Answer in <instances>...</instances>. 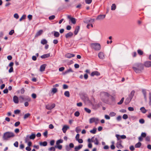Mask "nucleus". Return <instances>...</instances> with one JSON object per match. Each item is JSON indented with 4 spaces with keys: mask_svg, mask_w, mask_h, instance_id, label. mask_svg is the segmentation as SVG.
<instances>
[{
    "mask_svg": "<svg viewBox=\"0 0 151 151\" xmlns=\"http://www.w3.org/2000/svg\"><path fill=\"white\" fill-rule=\"evenodd\" d=\"M63 140L62 139H60L59 140H58L56 142V145H59L60 143H63Z\"/></svg>",
    "mask_w": 151,
    "mask_h": 151,
    "instance_id": "f704fd0d",
    "label": "nucleus"
},
{
    "mask_svg": "<svg viewBox=\"0 0 151 151\" xmlns=\"http://www.w3.org/2000/svg\"><path fill=\"white\" fill-rule=\"evenodd\" d=\"M46 65V64H43L42 65L40 68V70L41 72H43L45 71Z\"/></svg>",
    "mask_w": 151,
    "mask_h": 151,
    "instance_id": "ddd939ff",
    "label": "nucleus"
},
{
    "mask_svg": "<svg viewBox=\"0 0 151 151\" xmlns=\"http://www.w3.org/2000/svg\"><path fill=\"white\" fill-rule=\"evenodd\" d=\"M116 137L118 141L116 143V147L118 148L121 149L123 147L122 146V141L121 139H120V135L117 134H116Z\"/></svg>",
    "mask_w": 151,
    "mask_h": 151,
    "instance_id": "f03ea898",
    "label": "nucleus"
},
{
    "mask_svg": "<svg viewBox=\"0 0 151 151\" xmlns=\"http://www.w3.org/2000/svg\"><path fill=\"white\" fill-rule=\"evenodd\" d=\"M30 116V114L29 113H28L26 114H25L24 116V119H27V118L29 117Z\"/></svg>",
    "mask_w": 151,
    "mask_h": 151,
    "instance_id": "c9c22d12",
    "label": "nucleus"
},
{
    "mask_svg": "<svg viewBox=\"0 0 151 151\" xmlns=\"http://www.w3.org/2000/svg\"><path fill=\"white\" fill-rule=\"evenodd\" d=\"M40 145L41 146H46L47 145V142L46 141H44L43 142H40Z\"/></svg>",
    "mask_w": 151,
    "mask_h": 151,
    "instance_id": "393cba45",
    "label": "nucleus"
},
{
    "mask_svg": "<svg viewBox=\"0 0 151 151\" xmlns=\"http://www.w3.org/2000/svg\"><path fill=\"white\" fill-rule=\"evenodd\" d=\"M81 131V129L79 127H77L76 129V131L77 133H79Z\"/></svg>",
    "mask_w": 151,
    "mask_h": 151,
    "instance_id": "09e8293b",
    "label": "nucleus"
},
{
    "mask_svg": "<svg viewBox=\"0 0 151 151\" xmlns=\"http://www.w3.org/2000/svg\"><path fill=\"white\" fill-rule=\"evenodd\" d=\"M146 136V134L145 132H142L141 134V136L142 137H145Z\"/></svg>",
    "mask_w": 151,
    "mask_h": 151,
    "instance_id": "052dcab7",
    "label": "nucleus"
},
{
    "mask_svg": "<svg viewBox=\"0 0 151 151\" xmlns=\"http://www.w3.org/2000/svg\"><path fill=\"white\" fill-rule=\"evenodd\" d=\"M55 18V16L54 15H52L50 16L49 17V19L50 20H52L54 19Z\"/></svg>",
    "mask_w": 151,
    "mask_h": 151,
    "instance_id": "49530a36",
    "label": "nucleus"
},
{
    "mask_svg": "<svg viewBox=\"0 0 151 151\" xmlns=\"http://www.w3.org/2000/svg\"><path fill=\"white\" fill-rule=\"evenodd\" d=\"M73 35V33L72 32H70L65 35V37L66 38H67L69 37H71Z\"/></svg>",
    "mask_w": 151,
    "mask_h": 151,
    "instance_id": "f3484780",
    "label": "nucleus"
},
{
    "mask_svg": "<svg viewBox=\"0 0 151 151\" xmlns=\"http://www.w3.org/2000/svg\"><path fill=\"white\" fill-rule=\"evenodd\" d=\"M47 43V41L45 39H43L41 40V43L43 45L46 44Z\"/></svg>",
    "mask_w": 151,
    "mask_h": 151,
    "instance_id": "b1692460",
    "label": "nucleus"
},
{
    "mask_svg": "<svg viewBox=\"0 0 151 151\" xmlns=\"http://www.w3.org/2000/svg\"><path fill=\"white\" fill-rule=\"evenodd\" d=\"M116 115V113L113 112H110L109 114V116L111 117L115 116Z\"/></svg>",
    "mask_w": 151,
    "mask_h": 151,
    "instance_id": "ea45409f",
    "label": "nucleus"
},
{
    "mask_svg": "<svg viewBox=\"0 0 151 151\" xmlns=\"http://www.w3.org/2000/svg\"><path fill=\"white\" fill-rule=\"evenodd\" d=\"M96 128H94L93 129L91 130L90 131V133L93 134H95L96 132Z\"/></svg>",
    "mask_w": 151,
    "mask_h": 151,
    "instance_id": "c85d7f7f",
    "label": "nucleus"
},
{
    "mask_svg": "<svg viewBox=\"0 0 151 151\" xmlns=\"http://www.w3.org/2000/svg\"><path fill=\"white\" fill-rule=\"evenodd\" d=\"M14 146L16 147H18V142L17 141H16L14 144Z\"/></svg>",
    "mask_w": 151,
    "mask_h": 151,
    "instance_id": "e2e57ef3",
    "label": "nucleus"
},
{
    "mask_svg": "<svg viewBox=\"0 0 151 151\" xmlns=\"http://www.w3.org/2000/svg\"><path fill=\"white\" fill-rule=\"evenodd\" d=\"M80 27L79 26H77L76 27V29L74 32V33L75 35H76L78 34V33L80 30Z\"/></svg>",
    "mask_w": 151,
    "mask_h": 151,
    "instance_id": "aec40b11",
    "label": "nucleus"
},
{
    "mask_svg": "<svg viewBox=\"0 0 151 151\" xmlns=\"http://www.w3.org/2000/svg\"><path fill=\"white\" fill-rule=\"evenodd\" d=\"M98 56L99 58L101 59H103L105 58L104 55L102 52H100L98 53Z\"/></svg>",
    "mask_w": 151,
    "mask_h": 151,
    "instance_id": "6e6552de",
    "label": "nucleus"
},
{
    "mask_svg": "<svg viewBox=\"0 0 151 151\" xmlns=\"http://www.w3.org/2000/svg\"><path fill=\"white\" fill-rule=\"evenodd\" d=\"M144 66L147 68L151 67V61H146L145 62L144 64Z\"/></svg>",
    "mask_w": 151,
    "mask_h": 151,
    "instance_id": "9d476101",
    "label": "nucleus"
},
{
    "mask_svg": "<svg viewBox=\"0 0 151 151\" xmlns=\"http://www.w3.org/2000/svg\"><path fill=\"white\" fill-rule=\"evenodd\" d=\"M138 53L140 55H142L143 54V52L141 50L139 49L137 50Z\"/></svg>",
    "mask_w": 151,
    "mask_h": 151,
    "instance_id": "c03bdc74",
    "label": "nucleus"
},
{
    "mask_svg": "<svg viewBox=\"0 0 151 151\" xmlns=\"http://www.w3.org/2000/svg\"><path fill=\"white\" fill-rule=\"evenodd\" d=\"M105 15H99L97 17L96 19L99 20H102L105 18Z\"/></svg>",
    "mask_w": 151,
    "mask_h": 151,
    "instance_id": "f8f14e48",
    "label": "nucleus"
},
{
    "mask_svg": "<svg viewBox=\"0 0 151 151\" xmlns=\"http://www.w3.org/2000/svg\"><path fill=\"white\" fill-rule=\"evenodd\" d=\"M135 93V91H132L129 94V96L128 97V98H129L130 99L132 100V99L133 97L134 93Z\"/></svg>",
    "mask_w": 151,
    "mask_h": 151,
    "instance_id": "2eb2a0df",
    "label": "nucleus"
},
{
    "mask_svg": "<svg viewBox=\"0 0 151 151\" xmlns=\"http://www.w3.org/2000/svg\"><path fill=\"white\" fill-rule=\"evenodd\" d=\"M26 15L24 14L23 15L22 17L19 20L20 21H21L22 20L24 19H25Z\"/></svg>",
    "mask_w": 151,
    "mask_h": 151,
    "instance_id": "a18cd8bd",
    "label": "nucleus"
},
{
    "mask_svg": "<svg viewBox=\"0 0 151 151\" xmlns=\"http://www.w3.org/2000/svg\"><path fill=\"white\" fill-rule=\"evenodd\" d=\"M50 56V53H48L44 54L41 56V58L42 59H45L49 57Z\"/></svg>",
    "mask_w": 151,
    "mask_h": 151,
    "instance_id": "a211bd4d",
    "label": "nucleus"
},
{
    "mask_svg": "<svg viewBox=\"0 0 151 151\" xmlns=\"http://www.w3.org/2000/svg\"><path fill=\"white\" fill-rule=\"evenodd\" d=\"M54 36L56 37H58L60 36V34L58 32L54 31Z\"/></svg>",
    "mask_w": 151,
    "mask_h": 151,
    "instance_id": "7c9ffc66",
    "label": "nucleus"
},
{
    "mask_svg": "<svg viewBox=\"0 0 151 151\" xmlns=\"http://www.w3.org/2000/svg\"><path fill=\"white\" fill-rule=\"evenodd\" d=\"M9 138V132H7L5 133L3 136V139L4 140H7Z\"/></svg>",
    "mask_w": 151,
    "mask_h": 151,
    "instance_id": "423d86ee",
    "label": "nucleus"
},
{
    "mask_svg": "<svg viewBox=\"0 0 151 151\" xmlns=\"http://www.w3.org/2000/svg\"><path fill=\"white\" fill-rule=\"evenodd\" d=\"M116 6L115 4H113L111 6V10H114L116 9Z\"/></svg>",
    "mask_w": 151,
    "mask_h": 151,
    "instance_id": "4c0bfd02",
    "label": "nucleus"
},
{
    "mask_svg": "<svg viewBox=\"0 0 151 151\" xmlns=\"http://www.w3.org/2000/svg\"><path fill=\"white\" fill-rule=\"evenodd\" d=\"M128 110L130 111H132L134 110V109L132 107H129L128 108Z\"/></svg>",
    "mask_w": 151,
    "mask_h": 151,
    "instance_id": "69168bd1",
    "label": "nucleus"
},
{
    "mask_svg": "<svg viewBox=\"0 0 151 151\" xmlns=\"http://www.w3.org/2000/svg\"><path fill=\"white\" fill-rule=\"evenodd\" d=\"M65 95L67 97H69L70 96V93L68 91H65L64 93Z\"/></svg>",
    "mask_w": 151,
    "mask_h": 151,
    "instance_id": "58836bf2",
    "label": "nucleus"
},
{
    "mask_svg": "<svg viewBox=\"0 0 151 151\" xmlns=\"http://www.w3.org/2000/svg\"><path fill=\"white\" fill-rule=\"evenodd\" d=\"M79 137H80V135L79 134H77L75 137L76 139V140H77L78 139H79Z\"/></svg>",
    "mask_w": 151,
    "mask_h": 151,
    "instance_id": "bf43d9fd",
    "label": "nucleus"
},
{
    "mask_svg": "<svg viewBox=\"0 0 151 151\" xmlns=\"http://www.w3.org/2000/svg\"><path fill=\"white\" fill-rule=\"evenodd\" d=\"M131 100V99H129L128 97L125 100V104H127L130 102Z\"/></svg>",
    "mask_w": 151,
    "mask_h": 151,
    "instance_id": "2f4dec72",
    "label": "nucleus"
},
{
    "mask_svg": "<svg viewBox=\"0 0 151 151\" xmlns=\"http://www.w3.org/2000/svg\"><path fill=\"white\" fill-rule=\"evenodd\" d=\"M47 131H46L43 134L44 136L46 137H47Z\"/></svg>",
    "mask_w": 151,
    "mask_h": 151,
    "instance_id": "338daca9",
    "label": "nucleus"
},
{
    "mask_svg": "<svg viewBox=\"0 0 151 151\" xmlns=\"http://www.w3.org/2000/svg\"><path fill=\"white\" fill-rule=\"evenodd\" d=\"M124 97L122 98L120 101L118 102L117 104L118 105H120L122 104L124 101Z\"/></svg>",
    "mask_w": 151,
    "mask_h": 151,
    "instance_id": "37998d69",
    "label": "nucleus"
},
{
    "mask_svg": "<svg viewBox=\"0 0 151 151\" xmlns=\"http://www.w3.org/2000/svg\"><path fill=\"white\" fill-rule=\"evenodd\" d=\"M57 91V89L56 88H53L52 89V92L54 93H56Z\"/></svg>",
    "mask_w": 151,
    "mask_h": 151,
    "instance_id": "6e6d98bb",
    "label": "nucleus"
},
{
    "mask_svg": "<svg viewBox=\"0 0 151 151\" xmlns=\"http://www.w3.org/2000/svg\"><path fill=\"white\" fill-rule=\"evenodd\" d=\"M142 92L144 95V99L146 101H147V92L146 91V90L142 89Z\"/></svg>",
    "mask_w": 151,
    "mask_h": 151,
    "instance_id": "dca6fc26",
    "label": "nucleus"
},
{
    "mask_svg": "<svg viewBox=\"0 0 151 151\" xmlns=\"http://www.w3.org/2000/svg\"><path fill=\"white\" fill-rule=\"evenodd\" d=\"M20 111V110L18 109H17L14 111V113L16 114H18L19 113Z\"/></svg>",
    "mask_w": 151,
    "mask_h": 151,
    "instance_id": "13d9d810",
    "label": "nucleus"
},
{
    "mask_svg": "<svg viewBox=\"0 0 151 151\" xmlns=\"http://www.w3.org/2000/svg\"><path fill=\"white\" fill-rule=\"evenodd\" d=\"M100 74L97 71H94L91 73V76H93L95 75L99 76L100 75Z\"/></svg>",
    "mask_w": 151,
    "mask_h": 151,
    "instance_id": "4468645a",
    "label": "nucleus"
},
{
    "mask_svg": "<svg viewBox=\"0 0 151 151\" xmlns=\"http://www.w3.org/2000/svg\"><path fill=\"white\" fill-rule=\"evenodd\" d=\"M75 56V55L74 54L70 53H68L65 55V57L68 58H70L72 57H74Z\"/></svg>",
    "mask_w": 151,
    "mask_h": 151,
    "instance_id": "9b49d317",
    "label": "nucleus"
},
{
    "mask_svg": "<svg viewBox=\"0 0 151 151\" xmlns=\"http://www.w3.org/2000/svg\"><path fill=\"white\" fill-rule=\"evenodd\" d=\"M43 32V30H40L38 31L36 33L35 37H37L41 35Z\"/></svg>",
    "mask_w": 151,
    "mask_h": 151,
    "instance_id": "412c9836",
    "label": "nucleus"
},
{
    "mask_svg": "<svg viewBox=\"0 0 151 151\" xmlns=\"http://www.w3.org/2000/svg\"><path fill=\"white\" fill-rule=\"evenodd\" d=\"M140 110L141 112L143 113H145L147 112V110L145 109V107H142L140 108Z\"/></svg>",
    "mask_w": 151,
    "mask_h": 151,
    "instance_id": "c756f323",
    "label": "nucleus"
},
{
    "mask_svg": "<svg viewBox=\"0 0 151 151\" xmlns=\"http://www.w3.org/2000/svg\"><path fill=\"white\" fill-rule=\"evenodd\" d=\"M84 110L85 111L88 113H90L91 112V110L87 108H85Z\"/></svg>",
    "mask_w": 151,
    "mask_h": 151,
    "instance_id": "a19ab883",
    "label": "nucleus"
},
{
    "mask_svg": "<svg viewBox=\"0 0 151 151\" xmlns=\"http://www.w3.org/2000/svg\"><path fill=\"white\" fill-rule=\"evenodd\" d=\"M102 94L105 96L109 97L110 95L108 93L106 92H103L102 93Z\"/></svg>",
    "mask_w": 151,
    "mask_h": 151,
    "instance_id": "cd10ccee",
    "label": "nucleus"
},
{
    "mask_svg": "<svg viewBox=\"0 0 151 151\" xmlns=\"http://www.w3.org/2000/svg\"><path fill=\"white\" fill-rule=\"evenodd\" d=\"M73 71L72 70V69L71 68H70L66 70L64 73H63L64 75H65L68 73L70 72H73Z\"/></svg>",
    "mask_w": 151,
    "mask_h": 151,
    "instance_id": "5701e85b",
    "label": "nucleus"
},
{
    "mask_svg": "<svg viewBox=\"0 0 151 151\" xmlns=\"http://www.w3.org/2000/svg\"><path fill=\"white\" fill-rule=\"evenodd\" d=\"M92 142H93L96 145H98L99 144V140L97 137H94L91 138Z\"/></svg>",
    "mask_w": 151,
    "mask_h": 151,
    "instance_id": "0eeeda50",
    "label": "nucleus"
},
{
    "mask_svg": "<svg viewBox=\"0 0 151 151\" xmlns=\"http://www.w3.org/2000/svg\"><path fill=\"white\" fill-rule=\"evenodd\" d=\"M92 20L93 21H94V19H86L83 22L85 23H88V22H90Z\"/></svg>",
    "mask_w": 151,
    "mask_h": 151,
    "instance_id": "473e14b6",
    "label": "nucleus"
},
{
    "mask_svg": "<svg viewBox=\"0 0 151 151\" xmlns=\"http://www.w3.org/2000/svg\"><path fill=\"white\" fill-rule=\"evenodd\" d=\"M55 147H52L50 148H49V150L50 151H55Z\"/></svg>",
    "mask_w": 151,
    "mask_h": 151,
    "instance_id": "5fc2aeb1",
    "label": "nucleus"
},
{
    "mask_svg": "<svg viewBox=\"0 0 151 151\" xmlns=\"http://www.w3.org/2000/svg\"><path fill=\"white\" fill-rule=\"evenodd\" d=\"M13 101L16 104H18L19 102V100L18 97L14 96L13 97Z\"/></svg>",
    "mask_w": 151,
    "mask_h": 151,
    "instance_id": "4be33fe9",
    "label": "nucleus"
},
{
    "mask_svg": "<svg viewBox=\"0 0 151 151\" xmlns=\"http://www.w3.org/2000/svg\"><path fill=\"white\" fill-rule=\"evenodd\" d=\"M83 145H79L78 146H76L75 147V149L76 150H79L82 148Z\"/></svg>",
    "mask_w": 151,
    "mask_h": 151,
    "instance_id": "bb28decb",
    "label": "nucleus"
},
{
    "mask_svg": "<svg viewBox=\"0 0 151 151\" xmlns=\"http://www.w3.org/2000/svg\"><path fill=\"white\" fill-rule=\"evenodd\" d=\"M20 124V122L19 121L16 122L14 124V126L15 127L18 126Z\"/></svg>",
    "mask_w": 151,
    "mask_h": 151,
    "instance_id": "4d7b16f0",
    "label": "nucleus"
},
{
    "mask_svg": "<svg viewBox=\"0 0 151 151\" xmlns=\"http://www.w3.org/2000/svg\"><path fill=\"white\" fill-rule=\"evenodd\" d=\"M14 16V17L16 19H18L19 17V16L17 13L15 14Z\"/></svg>",
    "mask_w": 151,
    "mask_h": 151,
    "instance_id": "680f3d73",
    "label": "nucleus"
},
{
    "mask_svg": "<svg viewBox=\"0 0 151 151\" xmlns=\"http://www.w3.org/2000/svg\"><path fill=\"white\" fill-rule=\"evenodd\" d=\"M128 116L127 114H124L123 115L122 118L123 119H126L128 118Z\"/></svg>",
    "mask_w": 151,
    "mask_h": 151,
    "instance_id": "864d4df0",
    "label": "nucleus"
},
{
    "mask_svg": "<svg viewBox=\"0 0 151 151\" xmlns=\"http://www.w3.org/2000/svg\"><path fill=\"white\" fill-rule=\"evenodd\" d=\"M68 18L69 19L71 22L73 24H75L76 22V20L75 18L73 17H71L70 15L68 16Z\"/></svg>",
    "mask_w": 151,
    "mask_h": 151,
    "instance_id": "1a4fd4ad",
    "label": "nucleus"
},
{
    "mask_svg": "<svg viewBox=\"0 0 151 151\" xmlns=\"http://www.w3.org/2000/svg\"><path fill=\"white\" fill-rule=\"evenodd\" d=\"M149 105H151V93L150 92L149 93Z\"/></svg>",
    "mask_w": 151,
    "mask_h": 151,
    "instance_id": "3c124183",
    "label": "nucleus"
},
{
    "mask_svg": "<svg viewBox=\"0 0 151 151\" xmlns=\"http://www.w3.org/2000/svg\"><path fill=\"white\" fill-rule=\"evenodd\" d=\"M79 115L80 113L78 111H76L74 113V115L76 116H79Z\"/></svg>",
    "mask_w": 151,
    "mask_h": 151,
    "instance_id": "603ef678",
    "label": "nucleus"
},
{
    "mask_svg": "<svg viewBox=\"0 0 151 151\" xmlns=\"http://www.w3.org/2000/svg\"><path fill=\"white\" fill-rule=\"evenodd\" d=\"M92 1V0H85V2L87 4H90Z\"/></svg>",
    "mask_w": 151,
    "mask_h": 151,
    "instance_id": "8fccbe9b",
    "label": "nucleus"
},
{
    "mask_svg": "<svg viewBox=\"0 0 151 151\" xmlns=\"http://www.w3.org/2000/svg\"><path fill=\"white\" fill-rule=\"evenodd\" d=\"M77 141H78L79 143H82L83 142V139H79Z\"/></svg>",
    "mask_w": 151,
    "mask_h": 151,
    "instance_id": "0e129e2a",
    "label": "nucleus"
},
{
    "mask_svg": "<svg viewBox=\"0 0 151 151\" xmlns=\"http://www.w3.org/2000/svg\"><path fill=\"white\" fill-rule=\"evenodd\" d=\"M69 128V126L67 125H64L62 129L63 132L64 133H65L68 129Z\"/></svg>",
    "mask_w": 151,
    "mask_h": 151,
    "instance_id": "6ab92c4d",
    "label": "nucleus"
},
{
    "mask_svg": "<svg viewBox=\"0 0 151 151\" xmlns=\"http://www.w3.org/2000/svg\"><path fill=\"white\" fill-rule=\"evenodd\" d=\"M55 147L58 148L59 150H61L62 148V145H57V146H55Z\"/></svg>",
    "mask_w": 151,
    "mask_h": 151,
    "instance_id": "79ce46f5",
    "label": "nucleus"
},
{
    "mask_svg": "<svg viewBox=\"0 0 151 151\" xmlns=\"http://www.w3.org/2000/svg\"><path fill=\"white\" fill-rule=\"evenodd\" d=\"M29 136L28 135H27L26 136V137L25 139V143H27L28 142H29Z\"/></svg>",
    "mask_w": 151,
    "mask_h": 151,
    "instance_id": "e433bc0d",
    "label": "nucleus"
},
{
    "mask_svg": "<svg viewBox=\"0 0 151 151\" xmlns=\"http://www.w3.org/2000/svg\"><path fill=\"white\" fill-rule=\"evenodd\" d=\"M55 141L54 140H52L50 141V145L52 146L54 145Z\"/></svg>",
    "mask_w": 151,
    "mask_h": 151,
    "instance_id": "774afa93",
    "label": "nucleus"
},
{
    "mask_svg": "<svg viewBox=\"0 0 151 151\" xmlns=\"http://www.w3.org/2000/svg\"><path fill=\"white\" fill-rule=\"evenodd\" d=\"M35 134L33 133L30 136H29L30 139H34L35 138Z\"/></svg>",
    "mask_w": 151,
    "mask_h": 151,
    "instance_id": "72a5a7b5",
    "label": "nucleus"
},
{
    "mask_svg": "<svg viewBox=\"0 0 151 151\" xmlns=\"http://www.w3.org/2000/svg\"><path fill=\"white\" fill-rule=\"evenodd\" d=\"M99 121V119L98 118L93 117L90 119L89 122L91 124L95 122L96 124H97L98 123Z\"/></svg>",
    "mask_w": 151,
    "mask_h": 151,
    "instance_id": "39448f33",
    "label": "nucleus"
},
{
    "mask_svg": "<svg viewBox=\"0 0 151 151\" xmlns=\"http://www.w3.org/2000/svg\"><path fill=\"white\" fill-rule=\"evenodd\" d=\"M55 106V104H48L46 105V108L50 110L54 108Z\"/></svg>",
    "mask_w": 151,
    "mask_h": 151,
    "instance_id": "20e7f679",
    "label": "nucleus"
},
{
    "mask_svg": "<svg viewBox=\"0 0 151 151\" xmlns=\"http://www.w3.org/2000/svg\"><path fill=\"white\" fill-rule=\"evenodd\" d=\"M141 145V143L140 142H139L135 145L134 146L135 148H139L140 147Z\"/></svg>",
    "mask_w": 151,
    "mask_h": 151,
    "instance_id": "a878e982",
    "label": "nucleus"
},
{
    "mask_svg": "<svg viewBox=\"0 0 151 151\" xmlns=\"http://www.w3.org/2000/svg\"><path fill=\"white\" fill-rule=\"evenodd\" d=\"M132 68L136 73H139L144 70V65L141 63H137L134 65Z\"/></svg>",
    "mask_w": 151,
    "mask_h": 151,
    "instance_id": "f257e3e1",
    "label": "nucleus"
},
{
    "mask_svg": "<svg viewBox=\"0 0 151 151\" xmlns=\"http://www.w3.org/2000/svg\"><path fill=\"white\" fill-rule=\"evenodd\" d=\"M139 122L141 124H143L145 122V120L143 119H140L139 120Z\"/></svg>",
    "mask_w": 151,
    "mask_h": 151,
    "instance_id": "de8ad7c7",
    "label": "nucleus"
},
{
    "mask_svg": "<svg viewBox=\"0 0 151 151\" xmlns=\"http://www.w3.org/2000/svg\"><path fill=\"white\" fill-rule=\"evenodd\" d=\"M91 47L96 50H99L101 49L100 45L98 43H92L91 44Z\"/></svg>",
    "mask_w": 151,
    "mask_h": 151,
    "instance_id": "7ed1b4c3",
    "label": "nucleus"
}]
</instances>
